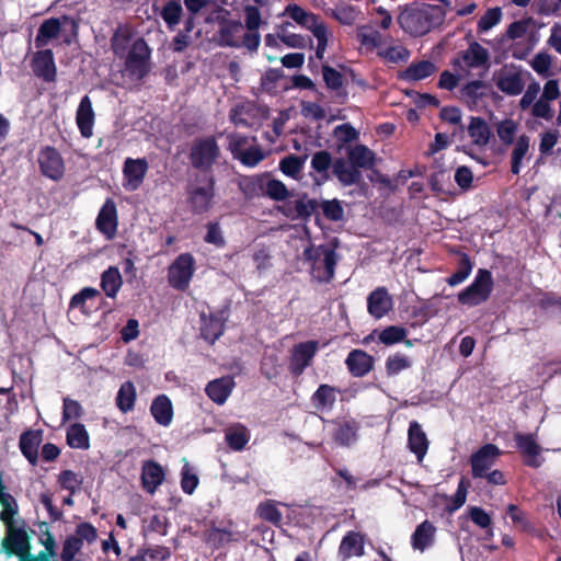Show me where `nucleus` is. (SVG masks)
<instances>
[{
	"instance_id": "1",
	"label": "nucleus",
	"mask_w": 561,
	"mask_h": 561,
	"mask_svg": "<svg viewBox=\"0 0 561 561\" xmlns=\"http://www.w3.org/2000/svg\"><path fill=\"white\" fill-rule=\"evenodd\" d=\"M560 95L557 80H548L543 88L539 82L533 81L527 85L518 105L522 111L529 110L533 117L549 122L554 116L551 103L558 100Z\"/></svg>"
},
{
	"instance_id": "2",
	"label": "nucleus",
	"mask_w": 561,
	"mask_h": 561,
	"mask_svg": "<svg viewBox=\"0 0 561 561\" xmlns=\"http://www.w3.org/2000/svg\"><path fill=\"white\" fill-rule=\"evenodd\" d=\"M446 11L440 5L423 4L409 7L398 18L404 32L413 36H422L443 25Z\"/></svg>"
},
{
	"instance_id": "3",
	"label": "nucleus",
	"mask_w": 561,
	"mask_h": 561,
	"mask_svg": "<svg viewBox=\"0 0 561 561\" xmlns=\"http://www.w3.org/2000/svg\"><path fill=\"white\" fill-rule=\"evenodd\" d=\"M305 260L310 262L312 277L319 282H330L334 276L337 255L329 247H310L304 251Z\"/></svg>"
},
{
	"instance_id": "4",
	"label": "nucleus",
	"mask_w": 561,
	"mask_h": 561,
	"mask_svg": "<svg viewBox=\"0 0 561 561\" xmlns=\"http://www.w3.org/2000/svg\"><path fill=\"white\" fill-rule=\"evenodd\" d=\"M4 526L5 536L2 539V547L5 552L20 558L27 557L30 554L31 543L25 522L18 516Z\"/></svg>"
},
{
	"instance_id": "5",
	"label": "nucleus",
	"mask_w": 561,
	"mask_h": 561,
	"mask_svg": "<svg viewBox=\"0 0 561 561\" xmlns=\"http://www.w3.org/2000/svg\"><path fill=\"white\" fill-rule=\"evenodd\" d=\"M268 117V110L251 101L236 104L229 113L230 121L236 126L252 128L262 124Z\"/></svg>"
},
{
	"instance_id": "6",
	"label": "nucleus",
	"mask_w": 561,
	"mask_h": 561,
	"mask_svg": "<svg viewBox=\"0 0 561 561\" xmlns=\"http://www.w3.org/2000/svg\"><path fill=\"white\" fill-rule=\"evenodd\" d=\"M220 156V148L214 137L198 138L193 141L190 152L194 168L208 170Z\"/></svg>"
},
{
	"instance_id": "7",
	"label": "nucleus",
	"mask_w": 561,
	"mask_h": 561,
	"mask_svg": "<svg viewBox=\"0 0 561 561\" xmlns=\"http://www.w3.org/2000/svg\"><path fill=\"white\" fill-rule=\"evenodd\" d=\"M493 288L492 275L488 270H479L473 283L458 295L462 305L477 306L485 301Z\"/></svg>"
},
{
	"instance_id": "8",
	"label": "nucleus",
	"mask_w": 561,
	"mask_h": 561,
	"mask_svg": "<svg viewBox=\"0 0 561 561\" xmlns=\"http://www.w3.org/2000/svg\"><path fill=\"white\" fill-rule=\"evenodd\" d=\"M150 49L142 38H137L131 44L126 58V70L134 79H142L150 69Z\"/></svg>"
},
{
	"instance_id": "9",
	"label": "nucleus",
	"mask_w": 561,
	"mask_h": 561,
	"mask_svg": "<svg viewBox=\"0 0 561 561\" xmlns=\"http://www.w3.org/2000/svg\"><path fill=\"white\" fill-rule=\"evenodd\" d=\"M195 260L190 253L179 255L169 266L168 280L169 284L178 289L185 290L194 274Z\"/></svg>"
},
{
	"instance_id": "10",
	"label": "nucleus",
	"mask_w": 561,
	"mask_h": 561,
	"mask_svg": "<svg viewBox=\"0 0 561 561\" xmlns=\"http://www.w3.org/2000/svg\"><path fill=\"white\" fill-rule=\"evenodd\" d=\"M490 54L488 49L479 43H471L468 48L459 54L454 60V67L462 73H468L472 68H486L489 66Z\"/></svg>"
},
{
	"instance_id": "11",
	"label": "nucleus",
	"mask_w": 561,
	"mask_h": 561,
	"mask_svg": "<svg viewBox=\"0 0 561 561\" xmlns=\"http://www.w3.org/2000/svg\"><path fill=\"white\" fill-rule=\"evenodd\" d=\"M502 455L500 448L493 444H485L471 455L470 463L473 478H482L494 466Z\"/></svg>"
},
{
	"instance_id": "12",
	"label": "nucleus",
	"mask_w": 561,
	"mask_h": 561,
	"mask_svg": "<svg viewBox=\"0 0 561 561\" xmlns=\"http://www.w3.org/2000/svg\"><path fill=\"white\" fill-rule=\"evenodd\" d=\"M319 348L317 341H307L296 344L291 350L289 370L295 376H300L311 365V362Z\"/></svg>"
},
{
	"instance_id": "13",
	"label": "nucleus",
	"mask_w": 561,
	"mask_h": 561,
	"mask_svg": "<svg viewBox=\"0 0 561 561\" xmlns=\"http://www.w3.org/2000/svg\"><path fill=\"white\" fill-rule=\"evenodd\" d=\"M41 172L44 176L59 181L65 173V162L61 154L53 147H46L38 154Z\"/></svg>"
},
{
	"instance_id": "14",
	"label": "nucleus",
	"mask_w": 561,
	"mask_h": 561,
	"mask_svg": "<svg viewBox=\"0 0 561 561\" xmlns=\"http://www.w3.org/2000/svg\"><path fill=\"white\" fill-rule=\"evenodd\" d=\"M148 171L146 159L127 158L124 162V187L127 191H136L142 183Z\"/></svg>"
},
{
	"instance_id": "15",
	"label": "nucleus",
	"mask_w": 561,
	"mask_h": 561,
	"mask_svg": "<svg viewBox=\"0 0 561 561\" xmlns=\"http://www.w3.org/2000/svg\"><path fill=\"white\" fill-rule=\"evenodd\" d=\"M515 440L518 449L525 457V462L527 466L538 468L542 463V458L540 457V446L536 443L535 437L533 435H524L520 433L515 434Z\"/></svg>"
},
{
	"instance_id": "16",
	"label": "nucleus",
	"mask_w": 561,
	"mask_h": 561,
	"mask_svg": "<svg viewBox=\"0 0 561 561\" xmlns=\"http://www.w3.org/2000/svg\"><path fill=\"white\" fill-rule=\"evenodd\" d=\"M367 309L375 319L382 318L392 309V298L385 287H378L369 294Z\"/></svg>"
},
{
	"instance_id": "17",
	"label": "nucleus",
	"mask_w": 561,
	"mask_h": 561,
	"mask_svg": "<svg viewBox=\"0 0 561 561\" xmlns=\"http://www.w3.org/2000/svg\"><path fill=\"white\" fill-rule=\"evenodd\" d=\"M34 73L45 81H54L56 78V67L53 53L49 49L39 50L33 57L32 62Z\"/></svg>"
},
{
	"instance_id": "18",
	"label": "nucleus",
	"mask_w": 561,
	"mask_h": 561,
	"mask_svg": "<svg viewBox=\"0 0 561 561\" xmlns=\"http://www.w3.org/2000/svg\"><path fill=\"white\" fill-rule=\"evenodd\" d=\"M496 87L507 95H518L525 87L522 72L517 70L502 71L497 77Z\"/></svg>"
},
{
	"instance_id": "19",
	"label": "nucleus",
	"mask_w": 561,
	"mask_h": 561,
	"mask_svg": "<svg viewBox=\"0 0 561 561\" xmlns=\"http://www.w3.org/2000/svg\"><path fill=\"white\" fill-rule=\"evenodd\" d=\"M408 439L410 450L415 454L419 462H421L427 453L428 439L416 421L410 423Z\"/></svg>"
},
{
	"instance_id": "20",
	"label": "nucleus",
	"mask_w": 561,
	"mask_h": 561,
	"mask_svg": "<svg viewBox=\"0 0 561 561\" xmlns=\"http://www.w3.org/2000/svg\"><path fill=\"white\" fill-rule=\"evenodd\" d=\"M332 173L336 176L339 182L344 186H351L356 184L362 179V173L359 170L355 169V167L343 158H337L333 162Z\"/></svg>"
},
{
	"instance_id": "21",
	"label": "nucleus",
	"mask_w": 561,
	"mask_h": 561,
	"mask_svg": "<svg viewBox=\"0 0 561 561\" xmlns=\"http://www.w3.org/2000/svg\"><path fill=\"white\" fill-rule=\"evenodd\" d=\"M347 158L350 162L355 167V169H373L376 162V156L374 151H371L365 145H355L347 147L346 150Z\"/></svg>"
},
{
	"instance_id": "22",
	"label": "nucleus",
	"mask_w": 561,
	"mask_h": 561,
	"mask_svg": "<svg viewBox=\"0 0 561 561\" xmlns=\"http://www.w3.org/2000/svg\"><path fill=\"white\" fill-rule=\"evenodd\" d=\"M76 119L81 135L85 138L91 137L94 124V112L92 108L91 100L88 95L81 99L77 110Z\"/></svg>"
},
{
	"instance_id": "23",
	"label": "nucleus",
	"mask_w": 561,
	"mask_h": 561,
	"mask_svg": "<svg viewBox=\"0 0 561 561\" xmlns=\"http://www.w3.org/2000/svg\"><path fill=\"white\" fill-rule=\"evenodd\" d=\"M234 387L231 377H222L210 381L206 387V393L211 401L217 404H224Z\"/></svg>"
},
{
	"instance_id": "24",
	"label": "nucleus",
	"mask_w": 561,
	"mask_h": 561,
	"mask_svg": "<svg viewBox=\"0 0 561 561\" xmlns=\"http://www.w3.org/2000/svg\"><path fill=\"white\" fill-rule=\"evenodd\" d=\"M164 472L162 467L154 461H147L142 466L141 481L144 489L153 494L157 488L163 482Z\"/></svg>"
},
{
	"instance_id": "25",
	"label": "nucleus",
	"mask_w": 561,
	"mask_h": 561,
	"mask_svg": "<svg viewBox=\"0 0 561 561\" xmlns=\"http://www.w3.org/2000/svg\"><path fill=\"white\" fill-rule=\"evenodd\" d=\"M98 229L107 238L116 232V207L113 202L107 201L101 208L96 218Z\"/></svg>"
},
{
	"instance_id": "26",
	"label": "nucleus",
	"mask_w": 561,
	"mask_h": 561,
	"mask_svg": "<svg viewBox=\"0 0 561 561\" xmlns=\"http://www.w3.org/2000/svg\"><path fill=\"white\" fill-rule=\"evenodd\" d=\"M225 440L236 451L244 449L250 440V431L240 423H234L225 428Z\"/></svg>"
},
{
	"instance_id": "27",
	"label": "nucleus",
	"mask_w": 561,
	"mask_h": 561,
	"mask_svg": "<svg viewBox=\"0 0 561 561\" xmlns=\"http://www.w3.org/2000/svg\"><path fill=\"white\" fill-rule=\"evenodd\" d=\"M436 528L428 520L420 524L412 535L411 543L413 549L423 552L434 543Z\"/></svg>"
},
{
	"instance_id": "28",
	"label": "nucleus",
	"mask_w": 561,
	"mask_h": 561,
	"mask_svg": "<svg viewBox=\"0 0 561 561\" xmlns=\"http://www.w3.org/2000/svg\"><path fill=\"white\" fill-rule=\"evenodd\" d=\"M0 520L5 525L19 516V505L13 495L5 491L0 477Z\"/></svg>"
},
{
	"instance_id": "29",
	"label": "nucleus",
	"mask_w": 561,
	"mask_h": 561,
	"mask_svg": "<svg viewBox=\"0 0 561 561\" xmlns=\"http://www.w3.org/2000/svg\"><path fill=\"white\" fill-rule=\"evenodd\" d=\"M346 365L354 376L362 377L373 368V357L364 351L354 350L348 354Z\"/></svg>"
},
{
	"instance_id": "30",
	"label": "nucleus",
	"mask_w": 561,
	"mask_h": 561,
	"mask_svg": "<svg viewBox=\"0 0 561 561\" xmlns=\"http://www.w3.org/2000/svg\"><path fill=\"white\" fill-rule=\"evenodd\" d=\"M150 411L156 422L160 425L168 426L173 417V409L170 399L164 396H158L151 407Z\"/></svg>"
},
{
	"instance_id": "31",
	"label": "nucleus",
	"mask_w": 561,
	"mask_h": 561,
	"mask_svg": "<svg viewBox=\"0 0 561 561\" xmlns=\"http://www.w3.org/2000/svg\"><path fill=\"white\" fill-rule=\"evenodd\" d=\"M339 553L343 559L364 553V538L360 534L350 531L341 541Z\"/></svg>"
},
{
	"instance_id": "32",
	"label": "nucleus",
	"mask_w": 561,
	"mask_h": 561,
	"mask_svg": "<svg viewBox=\"0 0 561 561\" xmlns=\"http://www.w3.org/2000/svg\"><path fill=\"white\" fill-rule=\"evenodd\" d=\"M468 134L476 146H486L490 141L491 130L488 123L481 117H471L467 127Z\"/></svg>"
},
{
	"instance_id": "33",
	"label": "nucleus",
	"mask_w": 561,
	"mask_h": 561,
	"mask_svg": "<svg viewBox=\"0 0 561 561\" xmlns=\"http://www.w3.org/2000/svg\"><path fill=\"white\" fill-rule=\"evenodd\" d=\"M60 22L58 19H48L42 23L35 37V46L37 48L46 46L50 39L56 38L60 34Z\"/></svg>"
},
{
	"instance_id": "34",
	"label": "nucleus",
	"mask_w": 561,
	"mask_h": 561,
	"mask_svg": "<svg viewBox=\"0 0 561 561\" xmlns=\"http://www.w3.org/2000/svg\"><path fill=\"white\" fill-rule=\"evenodd\" d=\"M201 321L202 336L206 341L214 343L224 332V322L217 317L206 316L204 313L201 316Z\"/></svg>"
},
{
	"instance_id": "35",
	"label": "nucleus",
	"mask_w": 561,
	"mask_h": 561,
	"mask_svg": "<svg viewBox=\"0 0 561 561\" xmlns=\"http://www.w3.org/2000/svg\"><path fill=\"white\" fill-rule=\"evenodd\" d=\"M529 144L530 138L525 134L517 138L515 147L511 153V171L513 174H518L520 172L523 159L529 151Z\"/></svg>"
},
{
	"instance_id": "36",
	"label": "nucleus",
	"mask_w": 561,
	"mask_h": 561,
	"mask_svg": "<svg viewBox=\"0 0 561 561\" xmlns=\"http://www.w3.org/2000/svg\"><path fill=\"white\" fill-rule=\"evenodd\" d=\"M333 162L332 154L327 150H321L313 153L310 164L322 181H328L330 179L329 170L333 167Z\"/></svg>"
},
{
	"instance_id": "37",
	"label": "nucleus",
	"mask_w": 561,
	"mask_h": 561,
	"mask_svg": "<svg viewBox=\"0 0 561 561\" xmlns=\"http://www.w3.org/2000/svg\"><path fill=\"white\" fill-rule=\"evenodd\" d=\"M337 390L329 385H321L312 396V402L316 409L329 410L336 400Z\"/></svg>"
},
{
	"instance_id": "38",
	"label": "nucleus",
	"mask_w": 561,
	"mask_h": 561,
	"mask_svg": "<svg viewBox=\"0 0 561 561\" xmlns=\"http://www.w3.org/2000/svg\"><path fill=\"white\" fill-rule=\"evenodd\" d=\"M436 71V66L428 61L422 60L411 64L403 72V78L407 80L419 81L425 79Z\"/></svg>"
},
{
	"instance_id": "39",
	"label": "nucleus",
	"mask_w": 561,
	"mask_h": 561,
	"mask_svg": "<svg viewBox=\"0 0 561 561\" xmlns=\"http://www.w3.org/2000/svg\"><path fill=\"white\" fill-rule=\"evenodd\" d=\"M67 443L71 448H89V434L83 424L76 423L68 428Z\"/></svg>"
},
{
	"instance_id": "40",
	"label": "nucleus",
	"mask_w": 561,
	"mask_h": 561,
	"mask_svg": "<svg viewBox=\"0 0 561 561\" xmlns=\"http://www.w3.org/2000/svg\"><path fill=\"white\" fill-rule=\"evenodd\" d=\"M123 284L116 267H110L102 274L101 286L107 297L114 298Z\"/></svg>"
},
{
	"instance_id": "41",
	"label": "nucleus",
	"mask_w": 561,
	"mask_h": 561,
	"mask_svg": "<svg viewBox=\"0 0 561 561\" xmlns=\"http://www.w3.org/2000/svg\"><path fill=\"white\" fill-rule=\"evenodd\" d=\"M136 400V389L133 382H124L117 393L116 404L118 409L126 413L133 410Z\"/></svg>"
},
{
	"instance_id": "42",
	"label": "nucleus",
	"mask_w": 561,
	"mask_h": 561,
	"mask_svg": "<svg viewBox=\"0 0 561 561\" xmlns=\"http://www.w3.org/2000/svg\"><path fill=\"white\" fill-rule=\"evenodd\" d=\"M39 436L33 432L25 433L20 438V448L31 463H36Z\"/></svg>"
},
{
	"instance_id": "43",
	"label": "nucleus",
	"mask_w": 561,
	"mask_h": 561,
	"mask_svg": "<svg viewBox=\"0 0 561 561\" xmlns=\"http://www.w3.org/2000/svg\"><path fill=\"white\" fill-rule=\"evenodd\" d=\"M307 158V154L304 157L294 154L287 156L280 160L279 169L284 174L297 179L304 169Z\"/></svg>"
},
{
	"instance_id": "44",
	"label": "nucleus",
	"mask_w": 561,
	"mask_h": 561,
	"mask_svg": "<svg viewBox=\"0 0 561 561\" xmlns=\"http://www.w3.org/2000/svg\"><path fill=\"white\" fill-rule=\"evenodd\" d=\"M211 197L210 187H197L191 192L190 202L195 211L204 213L208 209Z\"/></svg>"
},
{
	"instance_id": "45",
	"label": "nucleus",
	"mask_w": 561,
	"mask_h": 561,
	"mask_svg": "<svg viewBox=\"0 0 561 561\" xmlns=\"http://www.w3.org/2000/svg\"><path fill=\"white\" fill-rule=\"evenodd\" d=\"M357 37L360 44L368 48H379L382 43L381 34L370 25L359 26Z\"/></svg>"
},
{
	"instance_id": "46",
	"label": "nucleus",
	"mask_w": 561,
	"mask_h": 561,
	"mask_svg": "<svg viewBox=\"0 0 561 561\" xmlns=\"http://www.w3.org/2000/svg\"><path fill=\"white\" fill-rule=\"evenodd\" d=\"M182 5L179 0H172L165 3L161 11V18L168 24V27L173 30L179 24L182 16Z\"/></svg>"
},
{
	"instance_id": "47",
	"label": "nucleus",
	"mask_w": 561,
	"mask_h": 561,
	"mask_svg": "<svg viewBox=\"0 0 561 561\" xmlns=\"http://www.w3.org/2000/svg\"><path fill=\"white\" fill-rule=\"evenodd\" d=\"M263 190L264 193L274 201H285L289 196V192L282 181L268 179L267 175L264 181Z\"/></svg>"
},
{
	"instance_id": "48",
	"label": "nucleus",
	"mask_w": 561,
	"mask_h": 561,
	"mask_svg": "<svg viewBox=\"0 0 561 561\" xmlns=\"http://www.w3.org/2000/svg\"><path fill=\"white\" fill-rule=\"evenodd\" d=\"M288 15L301 26L310 30L319 21V19L298 5H288L286 9Z\"/></svg>"
},
{
	"instance_id": "49",
	"label": "nucleus",
	"mask_w": 561,
	"mask_h": 561,
	"mask_svg": "<svg viewBox=\"0 0 561 561\" xmlns=\"http://www.w3.org/2000/svg\"><path fill=\"white\" fill-rule=\"evenodd\" d=\"M309 31L313 34V36L318 41L316 56L318 59H322L324 56L327 46H328V39H329L330 33L328 32L327 26L321 21H318L314 24V26H312Z\"/></svg>"
},
{
	"instance_id": "50",
	"label": "nucleus",
	"mask_w": 561,
	"mask_h": 561,
	"mask_svg": "<svg viewBox=\"0 0 561 561\" xmlns=\"http://www.w3.org/2000/svg\"><path fill=\"white\" fill-rule=\"evenodd\" d=\"M309 31L313 34V36L318 41L316 56L318 59H322L324 56L327 46H328V39H329L330 33L328 32L327 26L321 21H318L314 24V26H312Z\"/></svg>"
},
{
	"instance_id": "51",
	"label": "nucleus",
	"mask_w": 561,
	"mask_h": 561,
	"mask_svg": "<svg viewBox=\"0 0 561 561\" xmlns=\"http://www.w3.org/2000/svg\"><path fill=\"white\" fill-rule=\"evenodd\" d=\"M518 125L513 119H504L496 125V133L504 145H512L517 133Z\"/></svg>"
},
{
	"instance_id": "52",
	"label": "nucleus",
	"mask_w": 561,
	"mask_h": 561,
	"mask_svg": "<svg viewBox=\"0 0 561 561\" xmlns=\"http://www.w3.org/2000/svg\"><path fill=\"white\" fill-rule=\"evenodd\" d=\"M265 174L243 178L240 181V188L247 196H254L259 194L260 190L264 187Z\"/></svg>"
},
{
	"instance_id": "53",
	"label": "nucleus",
	"mask_w": 561,
	"mask_h": 561,
	"mask_svg": "<svg viewBox=\"0 0 561 561\" xmlns=\"http://www.w3.org/2000/svg\"><path fill=\"white\" fill-rule=\"evenodd\" d=\"M333 136L339 142V147L357 140L358 131L351 124H342L333 129Z\"/></svg>"
},
{
	"instance_id": "54",
	"label": "nucleus",
	"mask_w": 561,
	"mask_h": 561,
	"mask_svg": "<svg viewBox=\"0 0 561 561\" xmlns=\"http://www.w3.org/2000/svg\"><path fill=\"white\" fill-rule=\"evenodd\" d=\"M379 56H381L385 60L393 64H398L400 61L408 60L410 56V51L401 45H396L391 47H387L379 50Z\"/></svg>"
},
{
	"instance_id": "55",
	"label": "nucleus",
	"mask_w": 561,
	"mask_h": 561,
	"mask_svg": "<svg viewBox=\"0 0 561 561\" xmlns=\"http://www.w3.org/2000/svg\"><path fill=\"white\" fill-rule=\"evenodd\" d=\"M183 462L181 488L185 493L192 494L198 484V477L193 472L192 467L185 458Z\"/></svg>"
},
{
	"instance_id": "56",
	"label": "nucleus",
	"mask_w": 561,
	"mask_h": 561,
	"mask_svg": "<svg viewBox=\"0 0 561 561\" xmlns=\"http://www.w3.org/2000/svg\"><path fill=\"white\" fill-rule=\"evenodd\" d=\"M242 31V24L239 22H232L227 24L220 30L221 42L230 47L240 46L239 39L236 38V34Z\"/></svg>"
},
{
	"instance_id": "57",
	"label": "nucleus",
	"mask_w": 561,
	"mask_h": 561,
	"mask_svg": "<svg viewBox=\"0 0 561 561\" xmlns=\"http://www.w3.org/2000/svg\"><path fill=\"white\" fill-rule=\"evenodd\" d=\"M264 158L265 153L262 148L254 146L242 151V153L239 154L238 160H240L242 164L253 168L264 160Z\"/></svg>"
},
{
	"instance_id": "58",
	"label": "nucleus",
	"mask_w": 561,
	"mask_h": 561,
	"mask_svg": "<svg viewBox=\"0 0 561 561\" xmlns=\"http://www.w3.org/2000/svg\"><path fill=\"white\" fill-rule=\"evenodd\" d=\"M58 482L64 489L68 490L70 494H73L80 489L82 478L71 470H65L59 474Z\"/></svg>"
},
{
	"instance_id": "59",
	"label": "nucleus",
	"mask_w": 561,
	"mask_h": 561,
	"mask_svg": "<svg viewBox=\"0 0 561 561\" xmlns=\"http://www.w3.org/2000/svg\"><path fill=\"white\" fill-rule=\"evenodd\" d=\"M407 336L405 329L397 325H391L382 330L379 334V341L386 345H391L401 342Z\"/></svg>"
},
{
	"instance_id": "60",
	"label": "nucleus",
	"mask_w": 561,
	"mask_h": 561,
	"mask_svg": "<svg viewBox=\"0 0 561 561\" xmlns=\"http://www.w3.org/2000/svg\"><path fill=\"white\" fill-rule=\"evenodd\" d=\"M472 264L467 254H462L459 263V268L447 280L450 286H456L462 283L471 273Z\"/></svg>"
},
{
	"instance_id": "61",
	"label": "nucleus",
	"mask_w": 561,
	"mask_h": 561,
	"mask_svg": "<svg viewBox=\"0 0 561 561\" xmlns=\"http://www.w3.org/2000/svg\"><path fill=\"white\" fill-rule=\"evenodd\" d=\"M320 206L327 219L332 221H339L343 219L344 209L340 201H323Z\"/></svg>"
},
{
	"instance_id": "62",
	"label": "nucleus",
	"mask_w": 561,
	"mask_h": 561,
	"mask_svg": "<svg viewBox=\"0 0 561 561\" xmlns=\"http://www.w3.org/2000/svg\"><path fill=\"white\" fill-rule=\"evenodd\" d=\"M502 18V11L500 8L489 9L478 22V31L486 32L495 26Z\"/></svg>"
},
{
	"instance_id": "63",
	"label": "nucleus",
	"mask_w": 561,
	"mask_h": 561,
	"mask_svg": "<svg viewBox=\"0 0 561 561\" xmlns=\"http://www.w3.org/2000/svg\"><path fill=\"white\" fill-rule=\"evenodd\" d=\"M318 206L317 201L310 199L306 195L296 199L297 219H308L317 210Z\"/></svg>"
},
{
	"instance_id": "64",
	"label": "nucleus",
	"mask_w": 561,
	"mask_h": 561,
	"mask_svg": "<svg viewBox=\"0 0 561 561\" xmlns=\"http://www.w3.org/2000/svg\"><path fill=\"white\" fill-rule=\"evenodd\" d=\"M410 366V358L401 354H394L393 356L388 357L386 362V370L388 375H397Z\"/></svg>"
}]
</instances>
